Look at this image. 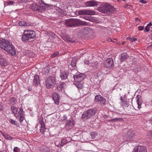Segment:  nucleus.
Segmentation results:
<instances>
[{
    "label": "nucleus",
    "mask_w": 152,
    "mask_h": 152,
    "mask_svg": "<svg viewBox=\"0 0 152 152\" xmlns=\"http://www.w3.org/2000/svg\"><path fill=\"white\" fill-rule=\"evenodd\" d=\"M56 83V77L54 76H50L45 80V86L48 89L53 88L55 86Z\"/></svg>",
    "instance_id": "obj_4"
},
{
    "label": "nucleus",
    "mask_w": 152,
    "mask_h": 152,
    "mask_svg": "<svg viewBox=\"0 0 152 152\" xmlns=\"http://www.w3.org/2000/svg\"><path fill=\"white\" fill-rule=\"evenodd\" d=\"M148 136L150 138H152V130H150L148 133Z\"/></svg>",
    "instance_id": "obj_44"
},
{
    "label": "nucleus",
    "mask_w": 152,
    "mask_h": 152,
    "mask_svg": "<svg viewBox=\"0 0 152 152\" xmlns=\"http://www.w3.org/2000/svg\"><path fill=\"white\" fill-rule=\"evenodd\" d=\"M35 37L36 36L34 31L31 30H27L24 31L22 39L23 41L27 42L32 41V39Z\"/></svg>",
    "instance_id": "obj_2"
},
{
    "label": "nucleus",
    "mask_w": 152,
    "mask_h": 152,
    "mask_svg": "<svg viewBox=\"0 0 152 152\" xmlns=\"http://www.w3.org/2000/svg\"><path fill=\"white\" fill-rule=\"evenodd\" d=\"M137 99V102L138 104V108L139 109H140L141 108L142 99L141 96L138 95L136 97Z\"/></svg>",
    "instance_id": "obj_22"
},
{
    "label": "nucleus",
    "mask_w": 152,
    "mask_h": 152,
    "mask_svg": "<svg viewBox=\"0 0 152 152\" xmlns=\"http://www.w3.org/2000/svg\"><path fill=\"white\" fill-rule=\"evenodd\" d=\"M103 117L104 118L106 119L108 117V116L106 115H104L103 116Z\"/></svg>",
    "instance_id": "obj_59"
},
{
    "label": "nucleus",
    "mask_w": 152,
    "mask_h": 152,
    "mask_svg": "<svg viewBox=\"0 0 152 152\" xmlns=\"http://www.w3.org/2000/svg\"><path fill=\"white\" fill-rule=\"evenodd\" d=\"M107 40L108 41V42H112V40L111 39H107Z\"/></svg>",
    "instance_id": "obj_60"
},
{
    "label": "nucleus",
    "mask_w": 152,
    "mask_h": 152,
    "mask_svg": "<svg viewBox=\"0 0 152 152\" xmlns=\"http://www.w3.org/2000/svg\"><path fill=\"white\" fill-rule=\"evenodd\" d=\"M11 110L12 111V113L14 114L18 112V109L14 106H12L11 107Z\"/></svg>",
    "instance_id": "obj_31"
},
{
    "label": "nucleus",
    "mask_w": 152,
    "mask_h": 152,
    "mask_svg": "<svg viewBox=\"0 0 152 152\" xmlns=\"http://www.w3.org/2000/svg\"><path fill=\"white\" fill-rule=\"evenodd\" d=\"M58 53V52H56L54 54H53V56L54 57L56 56L57 54Z\"/></svg>",
    "instance_id": "obj_56"
},
{
    "label": "nucleus",
    "mask_w": 152,
    "mask_h": 152,
    "mask_svg": "<svg viewBox=\"0 0 152 152\" xmlns=\"http://www.w3.org/2000/svg\"><path fill=\"white\" fill-rule=\"evenodd\" d=\"M85 76L84 74L81 73L79 75H74V78L76 82L81 83L84 79Z\"/></svg>",
    "instance_id": "obj_11"
},
{
    "label": "nucleus",
    "mask_w": 152,
    "mask_h": 152,
    "mask_svg": "<svg viewBox=\"0 0 152 152\" xmlns=\"http://www.w3.org/2000/svg\"><path fill=\"white\" fill-rule=\"evenodd\" d=\"M3 110L2 108L0 106V111L2 110Z\"/></svg>",
    "instance_id": "obj_63"
},
{
    "label": "nucleus",
    "mask_w": 152,
    "mask_h": 152,
    "mask_svg": "<svg viewBox=\"0 0 152 152\" xmlns=\"http://www.w3.org/2000/svg\"><path fill=\"white\" fill-rule=\"evenodd\" d=\"M125 99H126L125 97H124V103H125L126 104L127 106L128 105H129V99L128 100H126V101H125Z\"/></svg>",
    "instance_id": "obj_43"
},
{
    "label": "nucleus",
    "mask_w": 152,
    "mask_h": 152,
    "mask_svg": "<svg viewBox=\"0 0 152 152\" xmlns=\"http://www.w3.org/2000/svg\"><path fill=\"white\" fill-rule=\"evenodd\" d=\"M14 114L16 119H18L20 123H21L24 119V112L22 108L20 109L18 113L17 112Z\"/></svg>",
    "instance_id": "obj_7"
},
{
    "label": "nucleus",
    "mask_w": 152,
    "mask_h": 152,
    "mask_svg": "<svg viewBox=\"0 0 152 152\" xmlns=\"http://www.w3.org/2000/svg\"><path fill=\"white\" fill-rule=\"evenodd\" d=\"M78 14L80 15H94L95 14V12L94 11L91 10L84 9L79 10L78 12Z\"/></svg>",
    "instance_id": "obj_8"
},
{
    "label": "nucleus",
    "mask_w": 152,
    "mask_h": 152,
    "mask_svg": "<svg viewBox=\"0 0 152 152\" xmlns=\"http://www.w3.org/2000/svg\"><path fill=\"white\" fill-rule=\"evenodd\" d=\"M123 120V118H115L113 119L110 120V121L113 122L116 121H121Z\"/></svg>",
    "instance_id": "obj_33"
},
{
    "label": "nucleus",
    "mask_w": 152,
    "mask_h": 152,
    "mask_svg": "<svg viewBox=\"0 0 152 152\" xmlns=\"http://www.w3.org/2000/svg\"><path fill=\"white\" fill-rule=\"evenodd\" d=\"M71 60H70L71 63L70 65L72 68H75L76 64L77 58L75 57H74L72 58Z\"/></svg>",
    "instance_id": "obj_23"
},
{
    "label": "nucleus",
    "mask_w": 152,
    "mask_h": 152,
    "mask_svg": "<svg viewBox=\"0 0 152 152\" xmlns=\"http://www.w3.org/2000/svg\"><path fill=\"white\" fill-rule=\"evenodd\" d=\"M15 101V99L13 97H12L10 99V103L12 104H13L14 103Z\"/></svg>",
    "instance_id": "obj_39"
},
{
    "label": "nucleus",
    "mask_w": 152,
    "mask_h": 152,
    "mask_svg": "<svg viewBox=\"0 0 152 152\" xmlns=\"http://www.w3.org/2000/svg\"><path fill=\"white\" fill-rule=\"evenodd\" d=\"M139 20L140 22H141V20L140 19H139L138 18H136V20Z\"/></svg>",
    "instance_id": "obj_61"
},
{
    "label": "nucleus",
    "mask_w": 152,
    "mask_h": 152,
    "mask_svg": "<svg viewBox=\"0 0 152 152\" xmlns=\"http://www.w3.org/2000/svg\"><path fill=\"white\" fill-rule=\"evenodd\" d=\"M34 54L32 52L30 51V53H29V55H28L27 56L31 58L34 57Z\"/></svg>",
    "instance_id": "obj_40"
},
{
    "label": "nucleus",
    "mask_w": 152,
    "mask_h": 152,
    "mask_svg": "<svg viewBox=\"0 0 152 152\" xmlns=\"http://www.w3.org/2000/svg\"><path fill=\"white\" fill-rule=\"evenodd\" d=\"M0 64L3 66H5L7 65V63L6 59L4 57L3 58L1 59L0 60Z\"/></svg>",
    "instance_id": "obj_27"
},
{
    "label": "nucleus",
    "mask_w": 152,
    "mask_h": 152,
    "mask_svg": "<svg viewBox=\"0 0 152 152\" xmlns=\"http://www.w3.org/2000/svg\"><path fill=\"white\" fill-rule=\"evenodd\" d=\"M74 125V123L72 121H69L65 125L64 127L67 130L71 129Z\"/></svg>",
    "instance_id": "obj_19"
},
{
    "label": "nucleus",
    "mask_w": 152,
    "mask_h": 152,
    "mask_svg": "<svg viewBox=\"0 0 152 152\" xmlns=\"http://www.w3.org/2000/svg\"><path fill=\"white\" fill-rule=\"evenodd\" d=\"M120 59L121 62H123L124 61V54L123 53H122L121 55Z\"/></svg>",
    "instance_id": "obj_47"
},
{
    "label": "nucleus",
    "mask_w": 152,
    "mask_h": 152,
    "mask_svg": "<svg viewBox=\"0 0 152 152\" xmlns=\"http://www.w3.org/2000/svg\"><path fill=\"white\" fill-rule=\"evenodd\" d=\"M98 10L104 13H108L114 12V8L110 4L103 3L98 8Z\"/></svg>",
    "instance_id": "obj_3"
},
{
    "label": "nucleus",
    "mask_w": 152,
    "mask_h": 152,
    "mask_svg": "<svg viewBox=\"0 0 152 152\" xmlns=\"http://www.w3.org/2000/svg\"><path fill=\"white\" fill-rule=\"evenodd\" d=\"M39 6L36 4H33L30 6V8L34 11H38V10Z\"/></svg>",
    "instance_id": "obj_24"
},
{
    "label": "nucleus",
    "mask_w": 152,
    "mask_h": 152,
    "mask_svg": "<svg viewBox=\"0 0 152 152\" xmlns=\"http://www.w3.org/2000/svg\"><path fill=\"white\" fill-rule=\"evenodd\" d=\"M0 47L12 55L16 54L15 48L13 45L8 40L0 39Z\"/></svg>",
    "instance_id": "obj_1"
},
{
    "label": "nucleus",
    "mask_w": 152,
    "mask_h": 152,
    "mask_svg": "<svg viewBox=\"0 0 152 152\" xmlns=\"http://www.w3.org/2000/svg\"><path fill=\"white\" fill-rule=\"evenodd\" d=\"M41 126L40 129V132L42 133L43 134L45 132V125L43 122L42 123H41Z\"/></svg>",
    "instance_id": "obj_28"
},
{
    "label": "nucleus",
    "mask_w": 152,
    "mask_h": 152,
    "mask_svg": "<svg viewBox=\"0 0 152 152\" xmlns=\"http://www.w3.org/2000/svg\"><path fill=\"white\" fill-rule=\"evenodd\" d=\"M67 119V116L66 115H64L63 117L62 121H66Z\"/></svg>",
    "instance_id": "obj_48"
},
{
    "label": "nucleus",
    "mask_w": 152,
    "mask_h": 152,
    "mask_svg": "<svg viewBox=\"0 0 152 152\" xmlns=\"http://www.w3.org/2000/svg\"><path fill=\"white\" fill-rule=\"evenodd\" d=\"M0 132L1 134L3 135V136L4 137L5 135L6 134L4 133V132H2L1 131H0Z\"/></svg>",
    "instance_id": "obj_55"
},
{
    "label": "nucleus",
    "mask_w": 152,
    "mask_h": 152,
    "mask_svg": "<svg viewBox=\"0 0 152 152\" xmlns=\"http://www.w3.org/2000/svg\"><path fill=\"white\" fill-rule=\"evenodd\" d=\"M86 5L88 7H94L97 6L98 4L97 2L96 1L92 0L86 2Z\"/></svg>",
    "instance_id": "obj_21"
},
{
    "label": "nucleus",
    "mask_w": 152,
    "mask_h": 152,
    "mask_svg": "<svg viewBox=\"0 0 152 152\" xmlns=\"http://www.w3.org/2000/svg\"><path fill=\"white\" fill-rule=\"evenodd\" d=\"M152 25V23L151 22H150L147 25V26H148L149 27L150 26H151Z\"/></svg>",
    "instance_id": "obj_57"
},
{
    "label": "nucleus",
    "mask_w": 152,
    "mask_h": 152,
    "mask_svg": "<svg viewBox=\"0 0 152 152\" xmlns=\"http://www.w3.org/2000/svg\"><path fill=\"white\" fill-rule=\"evenodd\" d=\"M40 83V81L39 76L37 75H35L33 81V85L38 86L39 84Z\"/></svg>",
    "instance_id": "obj_18"
},
{
    "label": "nucleus",
    "mask_w": 152,
    "mask_h": 152,
    "mask_svg": "<svg viewBox=\"0 0 152 152\" xmlns=\"http://www.w3.org/2000/svg\"><path fill=\"white\" fill-rule=\"evenodd\" d=\"M42 152H50L49 149L48 147H45L43 149Z\"/></svg>",
    "instance_id": "obj_38"
},
{
    "label": "nucleus",
    "mask_w": 152,
    "mask_h": 152,
    "mask_svg": "<svg viewBox=\"0 0 152 152\" xmlns=\"http://www.w3.org/2000/svg\"><path fill=\"white\" fill-rule=\"evenodd\" d=\"M129 56L126 53H124V60L128 57Z\"/></svg>",
    "instance_id": "obj_51"
},
{
    "label": "nucleus",
    "mask_w": 152,
    "mask_h": 152,
    "mask_svg": "<svg viewBox=\"0 0 152 152\" xmlns=\"http://www.w3.org/2000/svg\"><path fill=\"white\" fill-rule=\"evenodd\" d=\"M83 18L86 20H88L89 21H90L91 19V17L90 16H85L83 17Z\"/></svg>",
    "instance_id": "obj_42"
},
{
    "label": "nucleus",
    "mask_w": 152,
    "mask_h": 152,
    "mask_svg": "<svg viewBox=\"0 0 152 152\" xmlns=\"http://www.w3.org/2000/svg\"><path fill=\"white\" fill-rule=\"evenodd\" d=\"M146 148L144 146L138 145L134 148V152H147Z\"/></svg>",
    "instance_id": "obj_16"
},
{
    "label": "nucleus",
    "mask_w": 152,
    "mask_h": 152,
    "mask_svg": "<svg viewBox=\"0 0 152 152\" xmlns=\"http://www.w3.org/2000/svg\"><path fill=\"white\" fill-rule=\"evenodd\" d=\"M18 147H15L13 149L14 152H18L17 151Z\"/></svg>",
    "instance_id": "obj_53"
},
{
    "label": "nucleus",
    "mask_w": 152,
    "mask_h": 152,
    "mask_svg": "<svg viewBox=\"0 0 152 152\" xmlns=\"http://www.w3.org/2000/svg\"><path fill=\"white\" fill-rule=\"evenodd\" d=\"M99 64L97 62H95L91 64V66L93 67H95L96 68H98L99 66Z\"/></svg>",
    "instance_id": "obj_32"
},
{
    "label": "nucleus",
    "mask_w": 152,
    "mask_h": 152,
    "mask_svg": "<svg viewBox=\"0 0 152 152\" xmlns=\"http://www.w3.org/2000/svg\"><path fill=\"white\" fill-rule=\"evenodd\" d=\"M42 3V6H39L38 12H43L45 10L46 8L48 7H52V5H49L48 4H45L44 2H43Z\"/></svg>",
    "instance_id": "obj_15"
},
{
    "label": "nucleus",
    "mask_w": 152,
    "mask_h": 152,
    "mask_svg": "<svg viewBox=\"0 0 152 152\" xmlns=\"http://www.w3.org/2000/svg\"><path fill=\"white\" fill-rule=\"evenodd\" d=\"M113 59L110 58L107 59L104 63V66L108 68L113 67Z\"/></svg>",
    "instance_id": "obj_9"
},
{
    "label": "nucleus",
    "mask_w": 152,
    "mask_h": 152,
    "mask_svg": "<svg viewBox=\"0 0 152 152\" xmlns=\"http://www.w3.org/2000/svg\"><path fill=\"white\" fill-rule=\"evenodd\" d=\"M95 101L96 102H99L102 104H105L106 100L100 95L95 96Z\"/></svg>",
    "instance_id": "obj_10"
},
{
    "label": "nucleus",
    "mask_w": 152,
    "mask_h": 152,
    "mask_svg": "<svg viewBox=\"0 0 152 152\" xmlns=\"http://www.w3.org/2000/svg\"><path fill=\"white\" fill-rule=\"evenodd\" d=\"M68 75V73L64 72L61 73L60 75L61 77L62 80H65L67 78V76Z\"/></svg>",
    "instance_id": "obj_25"
},
{
    "label": "nucleus",
    "mask_w": 152,
    "mask_h": 152,
    "mask_svg": "<svg viewBox=\"0 0 152 152\" xmlns=\"http://www.w3.org/2000/svg\"><path fill=\"white\" fill-rule=\"evenodd\" d=\"M79 23H78V26L79 25H82L83 26H86L88 24V23L85 21H83L79 20Z\"/></svg>",
    "instance_id": "obj_34"
},
{
    "label": "nucleus",
    "mask_w": 152,
    "mask_h": 152,
    "mask_svg": "<svg viewBox=\"0 0 152 152\" xmlns=\"http://www.w3.org/2000/svg\"><path fill=\"white\" fill-rule=\"evenodd\" d=\"M120 99H121V100H122L123 98L122 96L121 97Z\"/></svg>",
    "instance_id": "obj_64"
},
{
    "label": "nucleus",
    "mask_w": 152,
    "mask_h": 152,
    "mask_svg": "<svg viewBox=\"0 0 152 152\" xmlns=\"http://www.w3.org/2000/svg\"><path fill=\"white\" fill-rule=\"evenodd\" d=\"M134 135L135 134L133 131H129L125 136V138H127V139H125V140L128 141L132 140L134 137Z\"/></svg>",
    "instance_id": "obj_12"
},
{
    "label": "nucleus",
    "mask_w": 152,
    "mask_h": 152,
    "mask_svg": "<svg viewBox=\"0 0 152 152\" xmlns=\"http://www.w3.org/2000/svg\"><path fill=\"white\" fill-rule=\"evenodd\" d=\"M65 41H66L68 42H74L75 41L72 38L69 37L68 36H67L65 37Z\"/></svg>",
    "instance_id": "obj_29"
},
{
    "label": "nucleus",
    "mask_w": 152,
    "mask_h": 152,
    "mask_svg": "<svg viewBox=\"0 0 152 152\" xmlns=\"http://www.w3.org/2000/svg\"><path fill=\"white\" fill-rule=\"evenodd\" d=\"M66 140L62 139L59 141H56L55 144L58 147H59L60 146H63L64 145L66 144Z\"/></svg>",
    "instance_id": "obj_20"
},
{
    "label": "nucleus",
    "mask_w": 152,
    "mask_h": 152,
    "mask_svg": "<svg viewBox=\"0 0 152 152\" xmlns=\"http://www.w3.org/2000/svg\"><path fill=\"white\" fill-rule=\"evenodd\" d=\"M66 86V84L65 83H60L59 85L57 86V90L59 93L62 92L63 91H64Z\"/></svg>",
    "instance_id": "obj_13"
},
{
    "label": "nucleus",
    "mask_w": 152,
    "mask_h": 152,
    "mask_svg": "<svg viewBox=\"0 0 152 152\" xmlns=\"http://www.w3.org/2000/svg\"><path fill=\"white\" fill-rule=\"evenodd\" d=\"M19 25L21 26H29V24L24 21H21L19 23Z\"/></svg>",
    "instance_id": "obj_30"
},
{
    "label": "nucleus",
    "mask_w": 152,
    "mask_h": 152,
    "mask_svg": "<svg viewBox=\"0 0 152 152\" xmlns=\"http://www.w3.org/2000/svg\"><path fill=\"white\" fill-rule=\"evenodd\" d=\"M96 111V108H93L84 111L82 115V118L86 120L92 118L95 115Z\"/></svg>",
    "instance_id": "obj_5"
},
{
    "label": "nucleus",
    "mask_w": 152,
    "mask_h": 152,
    "mask_svg": "<svg viewBox=\"0 0 152 152\" xmlns=\"http://www.w3.org/2000/svg\"><path fill=\"white\" fill-rule=\"evenodd\" d=\"M74 84L78 89H81L83 87V83L80 82H76Z\"/></svg>",
    "instance_id": "obj_26"
},
{
    "label": "nucleus",
    "mask_w": 152,
    "mask_h": 152,
    "mask_svg": "<svg viewBox=\"0 0 152 152\" xmlns=\"http://www.w3.org/2000/svg\"><path fill=\"white\" fill-rule=\"evenodd\" d=\"M14 2L13 1H10L7 2V4L9 5H11L13 4L14 3Z\"/></svg>",
    "instance_id": "obj_46"
},
{
    "label": "nucleus",
    "mask_w": 152,
    "mask_h": 152,
    "mask_svg": "<svg viewBox=\"0 0 152 152\" xmlns=\"http://www.w3.org/2000/svg\"><path fill=\"white\" fill-rule=\"evenodd\" d=\"M79 20L69 19L66 20V26H67L72 27L78 26L79 23Z\"/></svg>",
    "instance_id": "obj_6"
},
{
    "label": "nucleus",
    "mask_w": 152,
    "mask_h": 152,
    "mask_svg": "<svg viewBox=\"0 0 152 152\" xmlns=\"http://www.w3.org/2000/svg\"><path fill=\"white\" fill-rule=\"evenodd\" d=\"M124 7L127 8V9H131L132 8V6L130 5H127V4L124 5Z\"/></svg>",
    "instance_id": "obj_41"
},
{
    "label": "nucleus",
    "mask_w": 152,
    "mask_h": 152,
    "mask_svg": "<svg viewBox=\"0 0 152 152\" xmlns=\"http://www.w3.org/2000/svg\"><path fill=\"white\" fill-rule=\"evenodd\" d=\"M52 96L55 104H58L59 102L60 97L58 94L56 92H53L52 94Z\"/></svg>",
    "instance_id": "obj_17"
},
{
    "label": "nucleus",
    "mask_w": 152,
    "mask_h": 152,
    "mask_svg": "<svg viewBox=\"0 0 152 152\" xmlns=\"http://www.w3.org/2000/svg\"><path fill=\"white\" fill-rule=\"evenodd\" d=\"M150 28L148 26H146L145 27V30H144V32H148L149 31Z\"/></svg>",
    "instance_id": "obj_45"
},
{
    "label": "nucleus",
    "mask_w": 152,
    "mask_h": 152,
    "mask_svg": "<svg viewBox=\"0 0 152 152\" xmlns=\"http://www.w3.org/2000/svg\"><path fill=\"white\" fill-rule=\"evenodd\" d=\"M131 38L130 37H127V39H130V40Z\"/></svg>",
    "instance_id": "obj_62"
},
{
    "label": "nucleus",
    "mask_w": 152,
    "mask_h": 152,
    "mask_svg": "<svg viewBox=\"0 0 152 152\" xmlns=\"http://www.w3.org/2000/svg\"><path fill=\"white\" fill-rule=\"evenodd\" d=\"M30 53V50H26V51L25 54L27 56H28V55H29V53Z\"/></svg>",
    "instance_id": "obj_49"
},
{
    "label": "nucleus",
    "mask_w": 152,
    "mask_h": 152,
    "mask_svg": "<svg viewBox=\"0 0 152 152\" xmlns=\"http://www.w3.org/2000/svg\"><path fill=\"white\" fill-rule=\"evenodd\" d=\"M138 28L140 31H142L143 29L144 26H139L138 27Z\"/></svg>",
    "instance_id": "obj_50"
},
{
    "label": "nucleus",
    "mask_w": 152,
    "mask_h": 152,
    "mask_svg": "<svg viewBox=\"0 0 152 152\" xmlns=\"http://www.w3.org/2000/svg\"><path fill=\"white\" fill-rule=\"evenodd\" d=\"M4 138H5L7 140L8 139L9 140H11L12 139V137H11V136L8 135L7 134H6L4 137Z\"/></svg>",
    "instance_id": "obj_37"
},
{
    "label": "nucleus",
    "mask_w": 152,
    "mask_h": 152,
    "mask_svg": "<svg viewBox=\"0 0 152 152\" xmlns=\"http://www.w3.org/2000/svg\"><path fill=\"white\" fill-rule=\"evenodd\" d=\"M4 57L2 55H1V54H0V60H1V59H2V58H3Z\"/></svg>",
    "instance_id": "obj_58"
},
{
    "label": "nucleus",
    "mask_w": 152,
    "mask_h": 152,
    "mask_svg": "<svg viewBox=\"0 0 152 152\" xmlns=\"http://www.w3.org/2000/svg\"><path fill=\"white\" fill-rule=\"evenodd\" d=\"M125 111L126 113V114L131 115L134 114L133 112L132 111L134 110L132 107H131V105H128L126 106H125Z\"/></svg>",
    "instance_id": "obj_14"
},
{
    "label": "nucleus",
    "mask_w": 152,
    "mask_h": 152,
    "mask_svg": "<svg viewBox=\"0 0 152 152\" xmlns=\"http://www.w3.org/2000/svg\"><path fill=\"white\" fill-rule=\"evenodd\" d=\"M137 40V39L133 37L131 38L130 41L132 42H134Z\"/></svg>",
    "instance_id": "obj_52"
},
{
    "label": "nucleus",
    "mask_w": 152,
    "mask_h": 152,
    "mask_svg": "<svg viewBox=\"0 0 152 152\" xmlns=\"http://www.w3.org/2000/svg\"><path fill=\"white\" fill-rule=\"evenodd\" d=\"M91 135L92 138L94 139L97 135V133L95 132H91Z\"/></svg>",
    "instance_id": "obj_35"
},
{
    "label": "nucleus",
    "mask_w": 152,
    "mask_h": 152,
    "mask_svg": "<svg viewBox=\"0 0 152 152\" xmlns=\"http://www.w3.org/2000/svg\"><path fill=\"white\" fill-rule=\"evenodd\" d=\"M9 121L12 124L16 125H17L16 124V121L12 119H10L9 120Z\"/></svg>",
    "instance_id": "obj_36"
},
{
    "label": "nucleus",
    "mask_w": 152,
    "mask_h": 152,
    "mask_svg": "<svg viewBox=\"0 0 152 152\" xmlns=\"http://www.w3.org/2000/svg\"><path fill=\"white\" fill-rule=\"evenodd\" d=\"M140 1L143 4H145L147 2L144 0H141Z\"/></svg>",
    "instance_id": "obj_54"
}]
</instances>
